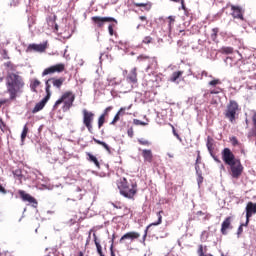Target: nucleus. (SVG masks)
<instances>
[{"mask_svg":"<svg viewBox=\"0 0 256 256\" xmlns=\"http://www.w3.org/2000/svg\"><path fill=\"white\" fill-rule=\"evenodd\" d=\"M5 103H7V99L0 100V107L5 105Z\"/></svg>","mask_w":256,"mask_h":256,"instance_id":"obj_56","label":"nucleus"},{"mask_svg":"<svg viewBox=\"0 0 256 256\" xmlns=\"http://www.w3.org/2000/svg\"><path fill=\"white\" fill-rule=\"evenodd\" d=\"M78 256H84L83 252H79Z\"/></svg>","mask_w":256,"mask_h":256,"instance_id":"obj_64","label":"nucleus"},{"mask_svg":"<svg viewBox=\"0 0 256 256\" xmlns=\"http://www.w3.org/2000/svg\"><path fill=\"white\" fill-rule=\"evenodd\" d=\"M107 81H108V85H109L110 87H113V85H117V81H115V78H113V77H111V76H109V77L107 78Z\"/></svg>","mask_w":256,"mask_h":256,"instance_id":"obj_38","label":"nucleus"},{"mask_svg":"<svg viewBox=\"0 0 256 256\" xmlns=\"http://www.w3.org/2000/svg\"><path fill=\"white\" fill-rule=\"evenodd\" d=\"M25 81L19 73H8L6 76V91L9 94L10 101H15L19 95L23 94Z\"/></svg>","mask_w":256,"mask_h":256,"instance_id":"obj_1","label":"nucleus"},{"mask_svg":"<svg viewBox=\"0 0 256 256\" xmlns=\"http://www.w3.org/2000/svg\"><path fill=\"white\" fill-rule=\"evenodd\" d=\"M161 213H163V211H159L157 213V218L158 221L156 223H153L152 225H161L162 221H163V216H161Z\"/></svg>","mask_w":256,"mask_h":256,"instance_id":"obj_37","label":"nucleus"},{"mask_svg":"<svg viewBox=\"0 0 256 256\" xmlns=\"http://www.w3.org/2000/svg\"><path fill=\"white\" fill-rule=\"evenodd\" d=\"M113 207H115V209H121V206H117V204L112 203Z\"/></svg>","mask_w":256,"mask_h":256,"instance_id":"obj_61","label":"nucleus"},{"mask_svg":"<svg viewBox=\"0 0 256 256\" xmlns=\"http://www.w3.org/2000/svg\"><path fill=\"white\" fill-rule=\"evenodd\" d=\"M136 7H142L144 11H149L151 9V4L149 3H135Z\"/></svg>","mask_w":256,"mask_h":256,"instance_id":"obj_29","label":"nucleus"},{"mask_svg":"<svg viewBox=\"0 0 256 256\" xmlns=\"http://www.w3.org/2000/svg\"><path fill=\"white\" fill-rule=\"evenodd\" d=\"M237 111H239V104L235 100H230L225 111L226 119H229V121L233 123V121H235Z\"/></svg>","mask_w":256,"mask_h":256,"instance_id":"obj_6","label":"nucleus"},{"mask_svg":"<svg viewBox=\"0 0 256 256\" xmlns=\"http://www.w3.org/2000/svg\"><path fill=\"white\" fill-rule=\"evenodd\" d=\"M108 31L110 35H113V25L108 26Z\"/></svg>","mask_w":256,"mask_h":256,"instance_id":"obj_52","label":"nucleus"},{"mask_svg":"<svg viewBox=\"0 0 256 256\" xmlns=\"http://www.w3.org/2000/svg\"><path fill=\"white\" fill-rule=\"evenodd\" d=\"M104 123H105V114H101L100 117L98 118V129H101Z\"/></svg>","mask_w":256,"mask_h":256,"instance_id":"obj_33","label":"nucleus"},{"mask_svg":"<svg viewBox=\"0 0 256 256\" xmlns=\"http://www.w3.org/2000/svg\"><path fill=\"white\" fill-rule=\"evenodd\" d=\"M110 251H111V256H115V252L113 251V245H111Z\"/></svg>","mask_w":256,"mask_h":256,"instance_id":"obj_57","label":"nucleus"},{"mask_svg":"<svg viewBox=\"0 0 256 256\" xmlns=\"http://www.w3.org/2000/svg\"><path fill=\"white\" fill-rule=\"evenodd\" d=\"M63 71H65V64H56L44 69L42 77H45L46 75H53V73H63Z\"/></svg>","mask_w":256,"mask_h":256,"instance_id":"obj_8","label":"nucleus"},{"mask_svg":"<svg viewBox=\"0 0 256 256\" xmlns=\"http://www.w3.org/2000/svg\"><path fill=\"white\" fill-rule=\"evenodd\" d=\"M0 193H3L5 195L7 193V190L0 184Z\"/></svg>","mask_w":256,"mask_h":256,"instance_id":"obj_50","label":"nucleus"},{"mask_svg":"<svg viewBox=\"0 0 256 256\" xmlns=\"http://www.w3.org/2000/svg\"><path fill=\"white\" fill-rule=\"evenodd\" d=\"M118 189L123 197H126V199H133L137 193V183L128 182L127 178H120L118 181Z\"/></svg>","mask_w":256,"mask_h":256,"instance_id":"obj_4","label":"nucleus"},{"mask_svg":"<svg viewBox=\"0 0 256 256\" xmlns=\"http://www.w3.org/2000/svg\"><path fill=\"white\" fill-rule=\"evenodd\" d=\"M142 157L144 158V161L151 163L153 161V152H151V150L144 149L142 150Z\"/></svg>","mask_w":256,"mask_h":256,"instance_id":"obj_21","label":"nucleus"},{"mask_svg":"<svg viewBox=\"0 0 256 256\" xmlns=\"http://www.w3.org/2000/svg\"><path fill=\"white\" fill-rule=\"evenodd\" d=\"M142 43L144 45H149L150 43H153V38L151 36H146L144 37V39L142 40Z\"/></svg>","mask_w":256,"mask_h":256,"instance_id":"obj_35","label":"nucleus"},{"mask_svg":"<svg viewBox=\"0 0 256 256\" xmlns=\"http://www.w3.org/2000/svg\"><path fill=\"white\" fill-rule=\"evenodd\" d=\"M82 115H83V125L86 126V129H88L89 133H93V121L95 120V113L87 109H83Z\"/></svg>","mask_w":256,"mask_h":256,"instance_id":"obj_7","label":"nucleus"},{"mask_svg":"<svg viewBox=\"0 0 256 256\" xmlns=\"http://www.w3.org/2000/svg\"><path fill=\"white\" fill-rule=\"evenodd\" d=\"M223 53H226V55H231L233 53V48L232 47H224L222 48Z\"/></svg>","mask_w":256,"mask_h":256,"instance_id":"obj_41","label":"nucleus"},{"mask_svg":"<svg viewBox=\"0 0 256 256\" xmlns=\"http://www.w3.org/2000/svg\"><path fill=\"white\" fill-rule=\"evenodd\" d=\"M217 33H219V28H214V29H212L211 38H212L213 40L217 39Z\"/></svg>","mask_w":256,"mask_h":256,"instance_id":"obj_42","label":"nucleus"},{"mask_svg":"<svg viewBox=\"0 0 256 256\" xmlns=\"http://www.w3.org/2000/svg\"><path fill=\"white\" fill-rule=\"evenodd\" d=\"M63 57L66 59H69V55H67V49L64 50Z\"/></svg>","mask_w":256,"mask_h":256,"instance_id":"obj_55","label":"nucleus"},{"mask_svg":"<svg viewBox=\"0 0 256 256\" xmlns=\"http://www.w3.org/2000/svg\"><path fill=\"white\" fill-rule=\"evenodd\" d=\"M198 255L199 256H208L207 254H205V252H203V245H200L198 248Z\"/></svg>","mask_w":256,"mask_h":256,"instance_id":"obj_44","label":"nucleus"},{"mask_svg":"<svg viewBox=\"0 0 256 256\" xmlns=\"http://www.w3.org/2000/svg\"><path fill=\"white\" fill-rule=\"evenodd\" d=\"M169 28L171 29V25L175 23V16H169Z\"/></svg>","mask_w":256,"mask_h":256,"instance_id":"obj_46","label":"nucleus"},{"mask_svg":"<svg viewBox=\"0 0 256 256\" xmlns=\"http://www.w3.org/2000/svg\"><path fill=\"white\" fill-rule=\"evenodd\" d=\"M138 143H140V145H145L146 147H149V145H151V142L143 138L138 139Z\"/></svg>","mask_w":256,"mask_h":256,"instance_id":"obj_39","label":"nucleus"},{"mask_svg":"<svg viewBox=\"0 0 256 256\" xmlns=\"http://www.w3.org/2000/svg\"><path fill=\"white\" fill-rule=\"evenodd\" d=\"M13 175H14V177H16V179H19V181H21V179H23V172L21 171V169L14 170Z\"/></svg>","mask_w":256,"mask_h":256,"instance_id":"obj_31","label":"nucleus"},{"mask_svg":"<svg viewBox=\"0 0 256 256\" xmlns=\"http://www.w3.org/2000/svg\"><path fill=\"white\" fill-rule=\"evenodd\" d=\"M50 81L53 87H55L56 89H61L64 80L63 78H50Z\"/></svg>","mask_w":256,"mask_h":256,"instance_id":"obj_22","label":"nucleus"},{"mask_svg":"<svg viewBox=\"0 0 256 256\" xmlns=\"http://www.w3.org/2000/svg\"><path fill=\"white\" fill-rule=\"evenodd\" d=\"M137 61H139V63H141V61H147L148 65L145 71L146 79H148V81H152V83H159V81H161V78L157 76V59L140 55L137 57Z\"/></svg>","mask_w":256,"mask_h":256,"instance_id":"obj_3","label":"nucleus"},{"mask_svg":"<svg viewBox=\"0 0 256 256\" xmlns=\"http://www.w3.org/2000/svg\"><path fill=\"white\" fill-rule=\"evenodd\" d=\"M213 159H214V161H216V163H221V160H219V158L213 156Z\"/></svg>","mask_w":256,"mask_h":256,"instance_id":"obj_60","label":"nucleus"},{"mask_svg":"<svg viewBox=\"0 0 256 256\" xmlns=\"http://www.w3.org/2000/svg\"><path fill=\"white\" fill-rule=\"evenodd\" d=\"M33 51H36L37 53H43V51H45V45H43V44H30L26 49V53H31Z\"/></svg>","mask_w":256,"mask_h":256,"instance_id":"obj_14","label":"nucleus"},{"mask_svg":"<svg viewBox=\"0 0 256 256\" xmlns=\"http://www.w3.org/2000/svg\"><path fill=\"white\" fill-rule=\"evenodd\" d=\"M19 195L22 201H24L25 203H29L34 208L37 207V200L33 196H31V194L25 193V191L20 190Z\"/></svg>","mask_w":256,"mask_h":256,"instance_id":"obj_11","label":"nucleus"},{"mask_svg":"<svg viewBox=\"0 0 256 256\" xmlns=\"http://www.w3.org/2000/svg\"><path fill=\"white\" fill-rule=\"evenodd\" d=\"M91 19L92 23L98 27H103V25L106 23H111V21H115V23H117V20L111 17L93 16Z\"/></svg>","mask_w":256,"mask_h":256,"instance_id":"obj_9","label":"nucleus"},{"mask_svg":"<svg viewBox=\"0 0 256 256\" xmlns=\"http://www.w3.org/2000/svg\"><path fill=\"white\" fill-rule=\"evenodd\" d=\"M205 235H207V232L203 231L201 235V241H207V237H205Z\"/></svg>","mask_w":256,"mask_h":256,"instance_id":"obj_49","label":"nucleus"},{"mask_svg":"<svg viewBox=\"0 0 256 256\" xmlns=\"http://www.w3.org/2000/svg\"><path fill=\"white\" fill-rule=\"evenodd\" d=\"M51 85H53L52 83H51V79H48V80H46V82H45V92H46V98L47 99H51Z\"/></svg>","mask_w":256,"mask_h":256,"instance_id":"obj_24","label":"nucleus"},{"mask_svg":"<svg viewBox=\"0 0 256 256\" xmlns=\"http://www.w3.org/2000/svg\"><path fill=\"white\" fill-rule=\"evenodd\" d=\"M231 7V15L234 19H241L243 21V14L245 13V9L239 5H230Z\"/></svg>","mask_w":256,"mask_h":256,"instance_id":"obj_10","label":"nucleus"},{"mask_svg":"<svg viewBox=\"0 0 256 256\" xmlns=\"http://www.w3.org/2000/svg\"><path fill=\"white\" fill-rule=\"evenodd\" d=\"M181 77H183V71H176L173 72L171 77L169 78V81H171V83H181Z\"/></svg>","mask_w":256,"mask_h":256,"instance_id":"obj_17","label":"nucleus"},{"mask_svg":"<svg viewBox=\"0 0 256 256\" xmlns=\"http://www.w3.org/2000/svg\"><path fill=\"white\" fill-rule=\"evenodd\" d=\"M253 215H256V203L248 202L246 205V224L249 225V219L253 217Z\"/></svg>","mask_w":256,"mask_h":256,"instance_id":"obj_13","label":"nucleus"},{"mask_svg":"<svg viewBox=\"0 0 256 256\" xmlns=\"http://www.w3.org/2000/svg\"><path fill=\"white\" fill-rule=\"evenodd\" d=\"M222 159L226 165H229L232 179H239L243 174V164H241V160L235 158V154H233L229 148L223 149Z\"/></svg>","mask_w":256,"mask_h":256,"instance_id":"obj_2","label":"nucleus"},{"mask_svg":"<svg viewBox=\"0 0 256 256\" xmlns=\"http://www.w3.org/2000/svg\"><path fill=\"white\" fill-rule=\"evenodd\" d=\"M139 19H140V21H147V17H145V16H140Z\"/></svg>","mask_w":256,"mask_h":256,"instance_id":"obj_58","label":"nucleus"},{"mask_svg":"<svg viewBox=\"0 0 256 256\" xmlns=\"http://www.w3.org/2000/svg\"><path fill=\"white\" fill-rule=\"evenodd\" d=\"M39 85H41V82L39 80H37V79L32 80L30 83L31 91H36L37 88L39 87Z\"/></svg>","mask_w":256,"mask_h":256,"instance_id":"obj_28","label":"nucleus"},{"mask_svg":"<svg viewBox=\"0 0 256 256\" xmlns=\"http://www.w3.org/2000/svg\"><path fill=\"white\" fill-rule=\"evenodd\" d=\"M128 83H137V68H133L127 76Z\"/></svg>","mask_w":256,"mask_h":256,"instance_id":"obj_20","label":"nucleus"},{"mask_svg":"<svg viewBox=\"0 0 256 256\" xmlns=\"http://www.w3.org/2000/svg\"><path fill=\"white\" fill-rule=\"evenodd\" d=\"M210 87H217V85H221V80L220 79H213L208 83Z\"/></svg>","mask_w":256,"mask_h":256,"instance_id":"obj_34","label":"nucleus"},{"mask_svg":"<svg viewBox=\"0 0 256 256\" xmlns=\"http://www.w3.org/2000/svg\"><path fill=\"white\" fill-rule=\"evenodd\" d=\"M133 123H134V125H142V126L149 125L148 122H144V121H141L139 119H134Z\"/></svg>","mask_w":256,"mask_h":256,"instance_id":"obj_40","label":"nucleus"},{"mask_svg":"<svg viewBox=\"0 0 256 256\" xmlns=\"http://www.w3.org/2000/svg\"><path fill=\"white\" fill-rule=\"evenodd\" d=\"M112 109H113V107L112 106H108L105 110H104V112H103V114L102 115H104V117L107 115V113H109V112H111L112 111Z\"/></svg>","mask_w":256,"mask_h":256,"instance_id":"obj_47","label":"nucleus"},{"mask_svg":"<svg viewBox=\"0 0 256 256\" xmlns=\"http://www.w3.org/2000/svg\"><path fill=\"white\" fill-rule=\"evenodd\" d=\"M233 145H237V139L233 138Z\"/></svg>","mask_w":256,"mask_h":256,"instance_id":"obj_63","label":"nucleus"},{"mask_svg":"<svg viewBox=\"0 0 256 256\" xmlns=\"http://www.w3.org/2000/svg\"><path fill=\"white\" fill-rule=\"evenodd\" d=\"M131 107H133L132 104H130L128 107H122L120 108V110L116 113V115L114 116L112 123H110V125H115L117 121H119V117H121V113L122 111H129V109H131Z\"/></svg>","mask_w":256,"mask_h":256,"instance_id":"obj_19","label":"nucleus"},{"mask_svg":"<svg viewBox=\"0 0 256 256\" xmlns=\"http://www.w3.org/2000/svg\"><path fill=\"white\" fill-rule=\"evenodd\" d=\"M28 133H29V127H27V124H25L21 133V145H24L25 139L27 138Z\"/></svg>","mask_w":256,"mask_h":256,"instance_id":"obj_27","label":"nucleus"},{"mask_svg":"<svg viewBox=\"0 0 256 256\" xmlns=\"http://www.w3.org/2000/svg\"><path fill=\"white\" fill-rule=\"evenodd\" d=\"M139 237H141V234H139V232H134V231L127 232L120 238V243H123L125 239H129L130 241H135V239H139Z\"/></svg>","mask_w":256,"mask_h":256,"instance_id":"obj_15","label":"nucleus"},{"mask_svg":"<svg viewBox=\"0 0 256 256\" xmlns=\"http://www.w3.org/2000/svg\"><path fill=\"white\" fill-rule=\"evenodd\" d=\"M173 135H174L175 137H177V135H179V134L177 133V131H175V128H173Z\"/></svg>","mask_w":256,"mask_h":256,"instance_id":"obj_62","label":"nucleus"},{"mask_svg":"<svg viewBox=\"0 0 256 256\" xmlns=\"http://www.w3.org/2000/svg\"><path fill=\"white\" fill-rule=\"evenodd\" d=\"M93 237H94V243H95L96 248H97V253L100 256H105V254H103V249L101 247V244L99 243V241H97V235L95 233L93 234Z\"/></svg>","mask_w":256,"mask_h":256,"instance_id":"obj_26","label":"nucleus"},{"mask_svg":"<svg viewBox=\"0 0 256 256\" xmlns=\"http://www.w3.org/2000/svg\"><path fill=\"white\" fill-rule=\"evenodd\" d=\"M91 241V234L88 236L87 240H86V245H89V242Z\"/></svg>","mask_w":256,"mask_h":256,"instance_id":"obj_59","label":"nucleus"},{"mask_svg":"<svg viewBox=\"0 0 256 256\" xmlns=\"http://www.w3.org/2000/svg\"><path fill=\"white\" fill-rule=\"evenodd\" d=\"M236 55H238V61H241V59H243V56L241 55V53H239V51H235Z\"/></svg>","mask_w":256,"mask_h":256,"instance_id":"obj_53","label":"nucleus"},{"mask_svg":"<svg viewBox=\"0 0 256 256\" xmlns=\"http://www.w3.org/2000/svg\"><path fill=\"white\" fill-rule=\"evenodd\" d=\"M94 143H97V145H101V147H103L108 153H111V148L109 147V145L107 143H105L104 141H101L97 138H93Z\"/></svg>","mask_w":256,"mask_h":256,"instance_id":"obj_25","label":"nucleus"},{"mask_svg":"<svg viewBox=\"0 0 256 256\" xmlns=\"http://www.w3.org/2000/svg\"><path fill=\"white\" fill-rule=\"evenodd\" d=\"M57 21V16L55 14H51L46 18V23L50 29V31H53L54 33H57L59 31V25L55 22Z\"/></svg>","mask_w":256,"mask_h":256,"instance_id":"obj_12","label":"nucleus"},{"mask_svg":"<svg viewBox=\"0 0 256 256\" xmlns=\"http://www.w3.org/2000/svg\"><path fill=\"white\" fill-rule=\"evenodd\" d=\"M87 159L90 163H94V165L99 169V167H101V165L99 164V160L97 159V157L91 153H87Z\"/></svg>","mask_w":256,"mask_h":256,"instance_id":"obj_23","label":"nucleus"},{"mask_svg":"<svg viewBox=\"0 0 256 256\" xmlns=\"http://www.w3.org/2000/svg\"><path fill=\"white\" fill-rule=\"evenodd\" d=\"M47 101H49V98L44 97L40 102L36 103L35 107L32 110V113H39V111L43 110L45 105H47Z\"/></svg>","mask_w":256,"mask_h":256,"instance_id":"obj_16","label":"nucleus"},{"mask_svg":"<svg viewBox=\"0 0 256 256\" xmlns=\"http://www.w3.org/2000/svg\"><path fill=\"white\" fill-rule=\"evenodd\" d=\"M191 75H193L194 79H197V80H203V76L200 74H195L193 72H191Z\"/></svg>","mask_w":256,"mask_h":256,"instance_id":"obj_45","label":"nucleus"},{"mask_svg":"<svg viewBox=\"0 0 256 256\" xmlns=\"http://www.w3.org/2000/svg\"><path fill=\"white\" fill-rule=\"evenodd\" d=\"M227 229H231V217H227L221 226V233L222 235H227Z\"/></svg>","mask_w":256,"mask_h":256,"instance_id":"obj_18","label":"nucleus"},{"mask_svg":"<svg viewBox=\"0 0 256 256\" xmlns=\"http://www.w3.org/2000/svg\"><path fill=\"white\" fill-rule=\"evenodd\" d=\"M206 147L211 155H213V140L208 137Z\"/></svg>","mask_w":256,"mask_h":256,"instance_id":"obj_30","label":"nucleus"},{"mask_svg":"<svg viewBox=\"0 0 256 256\" xmlns=\"http://www.w3.org/2000/svg\"><path fill=\"white\" fill-rule=\"evenodd\" d=\"M9 5H10V7H17L19 5V2L13 1Z\"/></svg>","mask_w":256,"mask_h":256,"instance_id":"obj_51","label":"nucleus"},{"mask_svg":"<svg viewBox=\"0 0 256 256\" xmlns=\"http://www.w3.org/2000/svg\"><path fill=\"white\" fill-rule=\"evenodd\" d=\"M75 102V94L71 91L64 92L62 96L55 102L53 109H57L59 105L63 103L62 111L66 113L69 111L71 107H73V103Z\"/></svg>","mask_w":256,"mask_h":256,"instance_id":"obj_5","label":"nucleus"},{"mask_svg":"<svg viewBox=\"0 0 256 256\" xmlns=\"http://www.w3.org/2000/svg\"><path fill=\"white\" fill-rule=\"evenodd\" d=\"M221 88L217 87V88H214L212 90H210V94L211 95H219V93H221Z\"/></svg>","mask_w":256,"mask_h":256,"instance_id":"obj_43","label":"nucleus"},{"mask_svg":"<svg viewBox=\"0 0 256 256\" xmlns=\"http://www.w3.org/2000/svg\"><path fill=\"white\" fill-rule=\"evenodd\" d=\"M243 233V226H239L238 228V235H241Z\"/></svg>","mask_w":256,"mask_h":256,"instance_id":"obj_54","label":"nucleus"},{"mask_svg":"<svg viewBox=\"0 0 256 256\" xmlns=\"http://www.w3.org/2000/svg\"><path fill=\"white\" fill-rule=\"evenodd\" d=\"M201 75H202V79H203L204 77L213 78V76H212V75H209V73H208L207 71H202V72H201Z\"/></svg>","mask_w":256,"mask_h":256,"instance_id":"obj_48","label":"nucleus"},{"mask_svg":"<svg viewBox=\"0 0 256 256\" xmlns=\"http://www.w3.org/2000/svg\"><path fill=\"white\" fill-rule=\"evenodd\" d=\"M195 170L198 175L197 183H198V185H201V183H203V176H201V173H199V165H197V164L195 165Z\"/></svg>","mask_w":256,"mask_h":256,"instance_id":"obj_32","label":"nucleus"},{"mask_svg":"<svg viewBox=\"0 0 256 256\" xmlns=\"http://www.w3.org/2000/svg\"><path fill=\"white\" fill-rule=\"evenodd\" d=\"M181 9L184 11V14L186 15V17H189V9L185 6V2L181 1Z\"/></svg>","mask_w":256,"mask_h":256,"instance_id":"obj_36","label":"nucleus"}]
</instances>
